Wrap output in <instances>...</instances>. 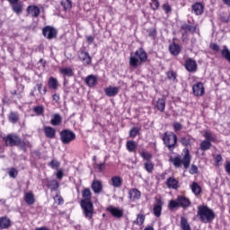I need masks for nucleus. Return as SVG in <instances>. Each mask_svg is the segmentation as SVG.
Returning <instances> with one entry per match:
<instances>
[{
	"label": "nucleus",
	"mask_w": 230,
	"mask_h": 230,
	"mask_svg": "<svg viewBox=\"0 0 230 230\" xmlns=\"http://www.w3.org/2000/svg\"><path fill=\"white\" fill-rule=\"evenodd\" d=\"M82 195L84 199L81 200V208L84 211L85 218L91 220L93 219V217L94 215V206L93 205V201H91V197H93L91 189H84L82 191Z\"/></svg>",
	"instance_id": "f257e3e1"
},
{
	"label": "nucleus",
	"mask_w": 230,
	"mask_h": 230,
	"mask_svg": "<svg viewBox=\"0 0 230 230\" xmlns=\"http://www.w3.org/2000/svg\"><path fill=\"white\" fill-rule=\"evenodd\" d=\"M182 154V158H181V155L174 158L173 156H171L169 161L172 163L175 168H181V166H183L185 170H188V168H190V164H191V155H190V149L184 148Z\"/></svg>",
	"instance_id": "f03ea898"
},
{
	"label": "nucleus",
	"mask_w": 230,
	"mask_h": 230,
	"mask_svg": "<svg viewBox=\"0 0 230 230\" xmlns=\"http://www.w3.org/2000/svg\"><path fill=\"white\" fill-rule=\"evenodd\" d=\"M3 140L6 146H20L22 150H26V146H28V142L22 140L21 137L15 133H11L6 137H4Z\"/></svg>",
	"instance_id": "7ed1b4c3"
},
{
	"label": "nucleus",
	"mask_w": 230,
	"mask_h": 230,
	"mask_svg": "<svg viewBox=\"0 0 230 230\" xmlns=\"http://www.w3.org/2000/svg\"><path fill=\"white\" fill-rule=\"evenodd\" d=\"M198 217L203 224H211L215 220V212L208 206L198 207Z\"/></svg>",
	"instance_id": "20e7f679"
},
{
	"label": "nucleus",
	"mask_w": 230,
	"mask_h": 230,
	"mask_svg": "<svg viewBox=\"0 0 230 230\" xmlns=\"http://www.w3.org/2000/svg\"><path fill=\"white\" fill-rule=\"evenodd\" d=\"M148 56L146 52L143 49H138L136 50L134 56H130L129 58V66L131 67H137V66H141L143 62H146Z\"/></svg>",
	"instance_id": "39448f33"
},
{
	"label": "nucleus",
	"mask_w": 230,
	"mask_h": 230,
	"mask_svg": "<svg viewBox=\"0 0 230 230\" xmlns=\"http://www.w3.org/2000/svg\"><path fill=\"white\" fill-rule=\"evenodd\" d=\"M163 141L168 150L170 152H173V150H175V146H177V135L173 132H165L163 137Z\"/></svg>",
	"instance_id": "423d86ee"
},
{
	"label": "nucleus",
	"mask_w": 230,
	"mask_h": 230,
	"mask_svg": "<svg viewBox=\"0 0 230 230\" xmlns=\"http://www.w3.org/2000/svg\"><path fill=\"white\" fill-rule=\"evenodd\" d=\"M60 139L63 145H69L71 141H75L76 139V134L69 129H63L60 133Z\"/></svg>",
	"instance_id": "0eeeda50"
},
{
	"label": "nucleus",
	"mask_w": 230,
	"mask_h": 230,
	"mask_svg": "<svg viewBox=\"0 0 230 230\" xmlns=\"http://www.w3.org/2000/svg\"><path fill=\"white\" fill-rule=\"evenodd\" d=\"M58 33L57 29H55L53 26L47 25L42 29L43 37L49 40L56 39Z\"/></svg>",
	"instance_id": "6e6552de"
},
{
	"label": "nucleus",
	"mask_w": 230,
	"mask_h": 230,
	"mask_svg": "<svg viewBox=\"0 0 230 230\" xmlns=\"http://www.w3.org/2000/svg\"><path fill=\"white\" fill-rule=\"evenodd\" d=\"M155 203L154 205L153 208V214L156 218H159L161 217V213H163V199L161 198H155Z\"/></svg>",
	"instance_id": "1a4fd4ad"
},
{
	"label": "nucleus",
	"mask_w": 230,
	"mask_h": 230,
	"mask_svg": "<svg viewBox=\"0 0 230 230\" xmlns=\"http://www.w3.org/2000/svg\"><path fill=\"white\" fill-rule=\"evenodd\" d=\"M79 60L83 62L84 66H91L93 58L89 55V52L85 50H80L78 54Z\"/></svg>",
	"instance_id": "9d476101"
},
{
	"label": "nucleus",
	"mask_w": 230,
	"mask_h": 230,
	"mask_svg": "<svg viewBox=\"0 0 230 230\" xmlns=\"http://www.w3.org/2000/svg\"><path fill=\"white\" fill-rule=\"evenodd\" d=\"M106 210L115 218H121L123 217V209H119V208L109 206Z\"/></svg>",
	"instance_id": "9b49d317"
},
{
	"label": "nucleus",
	"mask_w": 230,
	"mask_h": 230,
	"mask_svg": "<svg viewBox=\"0 0 230 230\" xmlns=\"http://www.w3.org/2000/svg\"><path fill=\"white\" fill-rule=\"evenodd\" d=\"M185 69H187L189 73L197 72V61L191 58L187 59L185 61Z\"/></svg>",
	"instance_id": "f8f14e48"
},
{
	"label": "nucleus",
	"mask_w": 230,
	"mask_h": 230,
	"mask_svg": "<svg viewBox=\"0 0 230 230\" xmlns=\"http://www.w3.org/2000/svg\"><path fill=\"white\" fill-rule=\"evenodd\" d=\"M43 132L49 139H55V136H57V130L50 126H45L43 128Z\"/></svg>",
	"instance_id": "ddd939ff"
},
{
	"label": "nucleus",
	"mask_w": 230,
	"mask_h": 230,
	"mask_svg": "<svg viewBox=\"0 0 230 230\" xmlns=\"http://www.w3.org/2000/svg\"><path fill=\"white\" fill-rule=\"evenodd\" d=\"M128 199L132 202H136V200H139L141 199V191L137 189H131L128 191Z\"/></svg>",
	"instance_id": "4468645a"
},
{
	"label": "nucleus",
	"mask_w": 230,
	"mask_h": 230,
	"mask_svg": "<svg viewBox=\"0 0 230 230\" xmlns=\"http://www.w3.org/2000/svg\"><path fill=\"white\" fill-rule=\"evenodd\" d=\"M104 93L106 96H109V98H114V96H117V94H119V87L109 86L108 88H105Z\"/></svg>",
	"instance_id": "2eb2a0df"
},
{
	"label": "nucleus",
	"mask_w": 230,
	"mask_h": 230,
	"mask_svg": "<svg viewBox=\"0 0 230 230\" xmlns=\"http://www.w3.org/2000/svg\"><path fill=\"white\" fill-rule=\"evenodd\" d=\"M192 91L195 96H204V84L202 83H197L192 86Z\"/></svg>",
	"instance_id": "dca6fc26"
},
{
	"label": "nucleus",
	"mask_w": 230,
	"mask_h": 230,
	"mask_svg": "<svg viewBox=\"0 0 230 230\" xmlns=\"http://www.w3.org/2000/svg\"><path fill=\"white\" fill-rule=\"evenodd\" d=\"M27 15H31V17H39L40 15V8L37 5H29L27 7Z\"/></svg>",
	"instance_id": "f3484780"
},
{
	"label": "nucleus",
	"mask_w": 230,
	"mask_h": 230,
	"mask_svg": "<svg viewBox=\"0 0 230 230\" xmlns=\"http://www.w3.org/2000/svg\"><path fill=\"white\" fill-rule=\"evenodd\" d=\"M191 8L192 12H194L196 15H202V13H204V4L200 2H197L192 4Z\"/></svg>",
	"instance_id": "a211bd4d"
},
{
	"label": "nucleus",
	"mask_w": 230,
	"mask_h": 230,
	"mask_svg": "<svg viewBox=\"0 0 230 230\" xmlns=\"http://www.w3.org/2000/svg\"><path fill=\"white\" fill-rule=\"evenodd\" d=\"M93 193H102V190H103V185L102 184V181H98V180H94L92 182V186H91Z\"/></svg>",
	"instance_id": "6ab92c4d"
},
{
	"label": "nucleus",
	"mask_w": 230,
	"mask_h": 230,
	"mask_svg": "<svg viewBox=\"0 0 230 230\" xmlns=\"http://www.w3.org/2000/svg\"><path fill=\"white\" fill-rule=\"evenodd\" d=\"M177 200L180 208H190L191 206V201L184 196H179Z\"/></svg>",
	"instance_id": "aec40b11"
},
{
	"label": "nucleus",
	"mask_w": 230,
	"mask_h": 230,
	"mask_svg": "<svg viewBox=\"0 0 230 230\" xmlns=\"http://www.w3.org/2000/svg\"><path fill=\"white\" fill-rule=\"evenodd\" d=\"M165 184L171 190H177L179 188V181L173 177H170L166 180Z\"/></svg>",
	"instance_id": "412c9836"
},
{
	"label": "nucleus",
	"mask_w": 230,
	"mask_h": 230,
	"mask_svg": "<svg viewBox=\"0 0 230 230\" xmlns=\"http://www.w3.org/2000/svg\"><path fill=\"white\" fill-rule=\"evenodd\" d=\"M155 106L157 109V111H160V112H164V109H166V99L165 98L158 99L155 102Z\"/></svg>",
	"instance_id": "4be33fe9"
},
{
	"label": "nucleus",
	"mask_w": 230,
	"mask_h": 230,
	"mask_svg": "<svg viewBox=\"0 0 230 230\" xmlns=\"http://www.w3.org/2000/svg\"><path fill=\"white\" fill-rule=\"evenodd\" d=\"M84 82L88 87H94L98 84V77L94 75H90L85 78Z\"/></svg>",
	"instance_id": "5701e85b"
},
{
	"label": "nucleus",
	"mask_w": 230,
	"mask_h": 230,
	"mask_svg": "<svg viewBox=\"0 0 230 230\" xmlns=\"http://www.w3.org/2000/svg\"><path fill=\"white\" fill-rule=\"evenodd\" d=\"M12 226V220L6 217H0V229H8Z\"/></svg>",
	"instance_id": "b1692460"
},
{
	"label": "nucleus",
	"mask_w": 230,
	"mask_h": 230,
	"mask_svg": "<svg viewBox=\"0 0 230 230\" xmlns=\"http://www.w3.org/2000/svg\"><path fill=\"white\" fill-rule=\"evenodd\" d=\"M62 123V117L60 114L56 113L52 116V119H50V125L53 127H58Z\"/></svg>",
	"instance_id": "393cba45"
},
{
	"label": "nucleus",
	"mask_w": 230,
	"mask_h": 230,
	"mask_svg": "<svg viewBox=\"0 0 230 230\" xmlns=\"http://www.w3.org/2000/svg\"><path fill=\"white\" fill-rule=\"evenodd\" d=\"M169 51H170L171 55L177 57V55H179V53H181V47L179 46V44L173 43L169 46Z\"/></svg>",
	"instance_id": "a878e982"
},
{
	"label": "nucleus",
	"mask_w": 230,
	"mask_h": 230,
	"mask_svg": "<svg viewBox=\"0 0 230 230\" xmlns=\"http://www.w3.org/2000/svg\"><path fill=\"white\" fill-rule=\"evenodd\" d=\"M12 10L17 15H21L22 13V4L21 3L16 2L14 4H11Z\"/></svg>",
	"instance_id": "bb28decb"
},
{
	"label": "nucleus",
	"mask_w": 230,
	"mask_h": 230,
	"mask_svg": "<svg viewBox=\"0 0 230 230\" xmlns=\"http://www.w3.org/2000/svg\"><path fill=\"white\" fill-rule=\"evenodd\" d=\"M121 184H123V180L119 176L111 177V185L113 188H121Z\"/></svg>",
	"instance_id": "cd10ccee"
},
{
	"label": "nucleus",
	"mask_w": 230,
	"mask_h": 230,
	"mask_svg": "<svg viewBox=\"0 0 230 230\" xmlns=\"http://www.w3.org/2000/svg\"><path fill=\"white\" fill-rule=\"evenodd\" d=\"M24 200L28 206L35 204V196L31 192L25 193Z\"/></svg>",
	"instance_id": "c85d7f7f"
},
{
	"label": "nucleus",
	"mask_w": 230,
	"mask_h": 230,
	"mask_svg": "<svg viewBox=\"0 0 230 230\" xmlns=\"http://www.w3.org/2000/svg\"><path fill=\"white\" fill-rule=\"evenodd\" d=\"M49 89H52L53 91H57L58 89V81L55 77H50L49 79Z\"/></svg>",
	"instance_id": "c756f323"
},
{
	"label": "nucleus",
	"mask_w": 230,
	"mask_h": 230,
	"mask_svg": "<svg viewBox=\"0 0 230 230\" xmlns=\"http://www.w3.org/2000/svg\"><path fill=\"white\" fill-rule=\"evenodd\" d=\"M60 184L57 180H52L48 181V188L51 190V191H57Z\"/></svg>",
	"instance_id": "7c9ffc66"
},
{
	"label": "nucleus",
	"mask_w": 230,
	"mask_h": 230,
	"mask_svg": "<svg viewBox=\"0 0 230 230\" xmlns=\"http://www.w3.org/2000/svg\"><path fill=\"white\" fill-rule=\"evenodd\" d=\"M190 190H191L192 193H194V195H200V193L202 191V188H200V185H199V183H197V182H193L190 185Z\"/></svg>",
	"instance_id": "2f4dec72"
},
{
	"label": "nucleus",
	"mask_w": 230,
	"mask_h": 230,
	"mask_svg": "<svg viewBox=\"0 0 230 230\" xmlns=\"http://www.w3.org/2000/svg\"><path fill=\"white\" fill-rule=\"evenodd\" d=\"M181 228L182 230H191V226L190 223H188V219L184 217H181Z\"/></svg>",
	"instance_id": "473e14b6"
},
{
	"label": "nucleus",
	"mask_w": 230,
	"mask_h": 230,
	"mask_svg": "<svg viewBox=\"0 0 230 230\" xmlns=\"http://www.w3.org/2000/svg\"><path fill=\"white\" fill-rule=\"evenodd\" d=\"M126 148L128 151L129 152H136V148H137V144H136L134 141L132 140H128L126 143Z\"/></svg>",
	"instance_id": "72a5a7b5"
},
{
	"label": "nucleus",
	"mask_w": 230,
	"mask_h": 230,
	"mask_svg": "<svg viewBox=\"0 0 230 230\" xmlns=\"http://www.w3.org/2000/svg\"><path fill=\"white\" fill-rule=\"evenodd\" d=\"M200 150H202V152H206L208 150H209V148H211V142H209V140H203L200 145Z\"/></svg>",
	"instance_id": "f704fd0d"
},
{
	"label": "nucleus",
	"mask_w": 230,
	"mask_h": 230,
	"mask_svg": "<svg viewBox=\"0 0 230 230\" xmlns=\"http://www.w3.org/2000/svg\"><path fill=\"white\" fill-rule=\"evenodd\" d=\"M181 30H182V31H185V33L189 32H193L197 31V27L193 26V25H188V24H183L181 28Z\"/></svg>",
	"instance_id": "c9c22d12"
},
{
	"label": "nucleus",
	"mask_w": 230,
	"mask_h": 230,
	"mask_svg": "<svg viewBox=\"0 0 230 230\" xmlns=\"http://www.w3.org/2000/svg\"><path fill=\"white\" fill-rule=\"evenodd\" d=\"M221 55L223 58H226V60H227V62H229L230 64V50L229 49H227L226 46H225L224 49L221 50Z\"/></svg>",
	"instance_id": "e433bc0d"
},
{
	"label": "nucleus",
	"mask_w": 230,
	"mask_h": 230,
	"mask_svg": "<svg viewBox=\"0 0 230 230\" xmlns=\"http://www.w3.org/2000/svg\"><path fill=\"white\" fill-rule=\"evenodd\" d=\"M60 73L61 75H63V76H68V77L73 76L74 75L73 69L69 67L61 68Z\"/></svg>",
	"instance_id": "4c0bfd02"
},
{
	"label": "nucleus",
	"mask_w": 230,
	"mask_h": 230,
	"mask_svg": "<svg viewBox=\"0 0 230 230\" xmlns=\"http://www.w3.org/2000/svg\"><path fill=\"white\" fill-rule=\"evenodd\" d=\"M144 168L147 173H152V172H154V164L150 161H147L144 164Z\"/></svg>",
	"instance_id": "58836bf2"
},
{
	"label": "nucleus",
	"mask_w": 230,
	"mask_h": 230,
	"mask_svg": "<svg viewBox=\"0 0 230 230\" xmlns=\"http://www.w3.org/2000/svg\"><path fill=\"white\" fill-rule=\"evenodd\" d=\"M61 4L64 8V10H71L73 6V2L71 0H63L61 2Z\"/></svg>",
	"instance_id": "ea45409f"
},
{
	"label": "nucleus",
	"mask_w": 230,
	"mask_h": 230,
	"mask_svg": "<svg viewBox=\"0 0 230 230\" xmlns=\"http://www.w3.org/2000/svg\"><path fill=\"white\" fill-rule=\"evenodd\" d=\"M9 121H11V123H16L17 121H19V114L12 111L9 114Z\"/></svg>",
	"instance_id": "a19ab883"
},
{
	"label": "nucleus",
	"mask_w": 230,
	"mask_h": 230,
	"mask_svg": "<svg viewBox=\"0 0 230 230\" xmlns=\"http://www.w3.org/2000/svg\"><path fill=\"white\" fill-rule=\"evenodd\" d=\"M145 223V215L138 214L137 216V219L134 221V224H137V226H142V224Z\"/></svg>",
	"instance_id": "79ce46f5"
},
{
	"label": "nucleus",
	"mask_w": 230,
	"mask_h": 230,
	"mask_svg": "<svg viewBox=\"0 0 230 230\" xmlns=\"http://www.w3.org/2000/svg\"><path fill=\"white\" fill-rule=\"evenodd\" d=\"M32 111L37 116H42L44 114V106H35Z\"/></svg>",
	"instance_id": "37998d69"
},
{
	"label": "nucleus",
	"mask_w": 230,
	"mask_h": 230,
	"mask_svg": "<svg viewBox=\"0 0 230 230\" xmlns=\"http://www.w3.org/2000/svg\"><path fill=\"white\" fill-rule=\"evenodd\" d=\"M42 83H37L36 84V87H34V91H39L40 94H46L47 93V90H46V87L43 88L42 90Z\"/></svg>",
	"instance_id": "c03bdc74"
},
{
	"label": "nucleus",
	"mask_w": 230,
	"mask_h": 230,
	"mask_svg": "<svg viewBox=\"0 0 230 230\" xmlns=\"http://www.w3.org/2000/svg\"><path fill=\"white\" fill-rule=\"evenodd\" d=\"M141 128L137 127H133L129 131V137H136L140 132Z\"/></svg>",
	"instance_id": "a18cd8bd"
},
{
	"label": "nucleus",
	"mask_w": 230,
	"mask_h": 230,
	"mask_svg": "<svg viewBox=\"0 0 230 230\" xmlns=\"http://www.w3.org/2000/svg\"><path fill=\"white\" fill-rule=\"evenodd\" d=\"M49 166L51 167L53 170H58L60 167V162L53 159L51 162L49 164Z\"/></svg>",
	"instance_id": "49530a36"
},
{
	"label": "nucleus",
	"mask_w": 230,
	"mask_h": 230,
	"mask_svg": "<svg viewBox=\"0 0 230 230\" xmlns=\"http://www.w3.org/2000/svg\"><path fill=\"white\" fill-rule=\"evenodd\" d=\"M169 209H175V208H180L179 200H171L168 205Z\"/></svg>",
	"instance_id": "de8ad7c7"
},
{
	"label": "nucleus",
	"mask_w": 230,
	"mask_h": 230,
	"mask_svg": "<svg viewBox=\"0 0 230 230\" xmlns=\"http://www.w3.org/2000/svg\"><path fill=\"white\" fill-rule=\"evenodd\" d=\"M181 143L183 146H190V145H191V140L190 139V137H183L181 139Z\"/></svg>",
	"instance_id": "09e8293b"
},
{
	"label": "nucleus",
	"mask_w": 230,
	"mask_h": 230,
	"mask_svg": "<svg viewBox=\"0 0 230 230\" xmlns=\"http://www.w3.org/2000/svg\"><path fill=\"white\" fill-rule=\"evenodd\" d=\"M150 6L152 10H155V11L159 10V6H160L159 0H151Z\"/></svg>",
	"instance_id": "8fccbe9b"
},
{
	"label": "nucleus",
	"mask_w": 230,
	"mask_h": 230,
	"mask_svg": "<svg viewBox=\"0 0 230 230\" xmlns=\"http://www.w3.org/2000/svg\"><path fill=\"white\" fill-rule=\"evenodd\" d=\"M167 78L169 80H172V82H175V80L177 79V73L173 71L167 72Z\"/></svg>",
	"instance_id": "3c124183"
},
{
	"label": "nucleus",
	"mask_w": 230,
	"mask_h": 230,
	"mask_svg": "<svg viewBox=\"0 0 230 230\" xmlns=\"http://www.w3.org/2000/svg\"><path fill=\"white\" fill-rule=\"evenodd\" d=\"M8 173H9V177H11V179H15L17 177V175H19V172H17V169H15V168H12Z\"/></svg>",
	"instance_id": "603ef678"
},
{
	"label": "nucleus",
	"mask_w": 230,
	"mask_h": 230,
	"mask_svg": "<svg viewBox=\"0 0 230 230\" xmlns=\"http://www.w3.org/2000/svg\"><path fill=\"white\" fill-rule=\"evenodd\" d=\"M141 157L144 158L145 161H150V159H152V154L150 153H146L145 151H143L141 154H140Z\"/></svg>",
	"instance_id": "864d4df0"
},
{
	"label": "nucleus",
	"mask_w": 230,
	"mask_h": 230,
	"mask_svg": "<svg viewBox=\"0 0 230 230\" xmlns=\"http://www.w3.org/2000/svg\"><path fill=\"white\" fill-rule=\"evenodd\" d=\"M172 128L175 132H179L180 130H182V124H181L179 122H174L172 124Z\"/></svg>",
	"instance_id": "5fc2aeb1"
},
{
	"label": "nucleus",
	"mask_w": 230,
	"mask_h": 230,
	"mask_svg": "<svg viewBox=\"0 0 230 230\" xmlns=\"http://www.w3.org/2000/svg\"><path fill=\"white\" fill-rule=\"evenodd\" d=\"M147 33L151 37V39H155L157 35V31L155 29H148Z\"/></svg>",
	"instance_id": "6e6d98bb"
},
{
	"label": "nucleus",
	"mask_w": 230,
	"mask_h": 230,
	"mask_svg": "<svg viewBox=\"0 0 230 230\" xmlns=\"http://www.w3.org/2000/svg\"><path fill=\"white\" fill-rule=\"evenodd\" d=\"M203 136L206 138V141H209V142L213 141V137L211 135V132L206 131Z\"/></svg>",
	"instance_id": "4d7b16f0"
},
{
	"label": "nucleus",
	"mask_w": 230,
	"mask_h": 230,
	"mask_svg": "<svg viewBox=\"0 0 230 230\" xmlns=\"http://www.w3.org/2000/svg\"><path fill=\"white\" fill-rule=\"evenodd\" d=\"M189 172L191 175H195V173L199 172V167H197L195 164H192Z\"/></svg>",
	"instance_id": "13d9d810"
},
{
	"label": "nucleus",
	"mask_w": 230,
	"mask_h": 230,
	"mask_svg": "<svg viewBox=\"0 0 230 230\" xmlns=\"http://www.w3.org/2000/svg\"><path fill=\"white\" fill-rule=\"evenodd\" d=\"M210 48H211V49H213V51H220V47L217 43L211 44Z\"/></svg>",
	"instance_id": "bf43d9fd"
},
{
	"label": "nucleus",
	"mask_w": 230,
	"mask_h": 230,
	"mask_svg": "<svg viewBox=\"0 0 230 230\" xmlns=\"http://www.w3.org/2000/svg\"><path fill=\"white\" fill-rule=\"evenodd\" d=\"M163 8L166 13H170V12H172V7L169 4H164Z\"/></svg>",
	"instance_id": "052dcab7"
},
{
	"label": "nucleus",
	"mask_w": 230,
	"mask_h": 230,
	"mask_svg": "<svg viewBox=\"0 0 230 230\" xmlns=\"http://www.w3.org/2000/svg\"><path fill=\"white\" fill-rule=\"evenodd\" d=\"M225 170L228 175H230V162H226L225 164Z\"/></svg>",
	"instance_id": "680f3d73"
},
{
	"label": "nucleus",
	"mask_w": 230,
	"mask_h": 230,
	"mask_svg": "<svg viewBox=\"0 0 230 230\" xmlns=\"http://www.w3.org/2000/svg\"><path fill=\"white\" fill-rule=\"evenodd\" d=\"M97 168L99 172H103V170H105V162L102 164H97Z\"/></svg>",
	"instance_id": "e2e57ef3"
},
{
	"label": "nucleus",
	"mask_w": 230,
	"mask_h": 230,
	"mask_svg": "<svg viewBox=\"0 0 230 230\" xmlns=\"http://www.w3.org/2000/svg\"><path fill=\"white\" fill-rule=\"evenodd\" d=\"M215 161L217 164H218L219 163H222V155H217L215 157Z\"/></svg>",
	"instance_id": "0e129e2a"
},
{
	"label": "nucleus",
	"mask_w": 230,
	"mask_h": 230,
	"mask_svg": "<svg viewBox=\"0 0 230 230\" xmlns=\"http://www.w3.org/2000/svg\"><path fill=\"white\" fill-rule=\"evenodd\" d=\"M86 40L89 44H93L94 42V37L93 36H86Z\"/></svg>",
	"instance_id": "69168bd1"
},
{
	"label": "nucleus",
	"mask_w": 230,
	"mask_h": 230,
	"mask_svg": "<svg viewBox=\"0 0 230 230\" xmlns=\"http://www.w3.org/2000/svg\"><path fill=\"white\" fill-rule=\"evenodd\" d=\"M52 99L54 102H58V100H60V95L58 93H54Z\"/></svg>",
	"instance_id": "338daca9"
},
{
	"label": "nucleus",
	"mask_w": 230,
	"mask_h": 230,
	"mask_svg": "<svg viewBox=\"0 0 230 230\" xmlns=\"http://www.w3.org/2000/svg\"><path fill=\"white\" fill-rule=\"evenodd\" d=\"M56 175L58 179H62V177H64V172L62 171H58Z\"/></svg>",
	"instance_id": "774afa93"
}]
</instances>
